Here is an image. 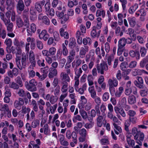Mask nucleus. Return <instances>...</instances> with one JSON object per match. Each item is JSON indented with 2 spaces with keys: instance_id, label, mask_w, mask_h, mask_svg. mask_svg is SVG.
<instances>
[{
  "instance_id": "nucleus-1",
  "label": "nucleus",
  "mask_w": 148,
  "mask_h": 148,
  "mask_svg": "<svg viewBox=\"0 0 148 148\" xmlns=\"http://www.w3.org/2000/svg\"><path fill=\"white\" fill-rule=\"evenodd\" d=\"M131 81H129L126 83L124 90V94L125 95L129 96L132 93L133 95L137 96L138 95L137 88L134 86H131Z\"/></svg>"
},
{
  "instance_id": "nucleus-2",
  "label": "nucleus",
  "mask_w": 148,
  "mask_h": 148,
  "mask_svg": "<svg viewBox=\"0 0 148 148\" xmlns=\"http://www.w3.org/2000/svg\"><path fill=\"white\" fill-rule=\"evenodd\" d=\"M15 61L17 67L20 70H22L23 68H25L27 65L26 58V55L23 56L21 60V64L20 62V59L19 58H16Z\"/></svg>"
},
{
  "instance_id": "nucleus-3",
  "label": "nucleus",
  "mask_w": 148,
  "mask_h": 148,
  "mask_svg": "<svg viewBox=\"0 0 148 148\" xmlns=\"http://www.w3.org/2000/svg\"><path fill=\"white\" fill-rule=\"evenodd\" d=\"M96 67L98 73L101 75H103L108 69V66L105 62L97 64Z\"/></svg>"
},
{
  "instance_id": "nucleus-4",
  "label": "nucleus",
  "mask_w": 148,
  "mask_h": 148,
  "mask_svg": "<svg viewBox=\"0 0 148 148\" xmlns=\"http://www.w3.org/2000/svg\"><path fill=\"white\" fill-rule=\"evenodd\" d=\"M26 55L29 58V62L31 64V65L29 66V68H30L31 67H35L36 62L35 55L34 51L30 50Z\"/></svg>"
},
{
  "instance_id": "nucleus-5",
  "label": "nucleus",
  "mask_w": 148,
  "mask_h": 148,
  "mask_svg": "<svg viewBox=\"0 0 148 148\" xmlns=\"http://www.w3.org/2000/svg\"><path fill=\"white\" fill-rule=\"evenodd\" d=\"M14 45L16 46V49L18 54H21L22 53V49L25 45L24 42L22 41L20 42L16 38H15L13 41Z\"/></svg>"
},
{
  "instance_id": "nucleus-6",
  "label": "nucleus",
  "mask_w": 148,
  "mask_h": 148,
  "mask_svg": "<svg viewBox=\"0 0 148 148\" xmlns=\"http://www.w3.org/2000/svg\"><path fill=\"white\" fill-rule=\"evenodd\" d=\"M27 35L28 36H31L34 33L36 30V26L34 23H32L30 27L29 26L27 28Z\"/></svg>"
},
{
  "instance_id": "nucleus-7",
  "label": "nucleus",
  "mask_w": 148,
  "mask_h": 148,
  "mask_svg": "<svg viewBox=\"0 0 148 148\" xmlns=\"http://www.w3.org/2000/svg\"><path fill=\"white\" fill-rule=\"evenodd\" d=\"M126 43V40L125 38H121L119 40L117 52V53L118 55H119V50L123 49Z\"/></svg>"
},
{
  "instance_id": "nucleus-8",
  "label": "nucleus",
  "mask_w": 148,
  "mask_h": 148,
  "mask_svg": "<svg viewBox=\"0 0 148 148\" xmlns=\"http://www.w3.org/2000/svg\"><path fill=\"white\" fill-rule=\"evenodd\" d=\"M24 103V101L23 99L19 98L18 100H15L14 103V107L18 110H20L21 108V106Z\"/></svg>"
},
{
  "instance_id": "nucleus-9",
  "label": "nucleus",
  "mask_w": 148,
  "mask_h": 148,
  "mask_svg": "<svg viewBox=\"0 0 148 148\" xmlns=\"http://www.w3.org/2000/svg\"><path fill=\"white\" fill-rule=\"evenodd\" d=\"M136 138H134V139L136 140V142L140 146L142 145V141H143L144 139V135L143 133L140 132H139L137 134Z\"/></svg>"
},
{
  "instance_id": "nucleus-10",
  "label": "nucleus",
  "mask_w": 148,
  "mask_h": 148,
  "mask_svg": "<svg viewBox=\"0 0 148 148\" xmlns=\"http://www.w3.org/2000/svg\"><path fill=\"white\" fill-rule=\"evenodd\" d=\"M30 86V91L34 92L36 91L37 90L36 86L37 84V81L34 79H32L30 80L29 82Z\"/></svg>"
},
{
  "instance_id": "nucleus-11",
  "label": "nucleus",
  "mask_w": 148,
  "mask_h": 148,
  "mask_svg": "<svg viewBox=\"0 0 148 148\" xmlns=\"http://www.w3.org/2000/svg\"><path fill=\"white\" fill-rule=\"evenodd\" d=\"M95 54V51L94 49H92L90 51L88 54L86 55L85 57V61L86 62H89L90 58L91 60H94L95 58L94 57Z\"/></svg>"
},
{
  "instance_id": "nucleus-12",
  "label": "nucleus",
  "mask_w": 148,
  "mask_h": 148,
  "mask_svg": "<svg viewBox=\"0 0 148 148\" xmlns=\"http://www.w3.org/2000/svg\"><path fill=\"white\" fill-rule=\"evenodd\" d=\"M84 34L82 32L79 30L77 31L75 34V37L77 38V41L79 45L82 44V37H84Z\"/></svg>"
},
{
  "instance_id": "nucleus-13",
  "label": "nucleus",
  "mask_w": 148,
  "mask_h": 148,
  "mask_svg": "<svg viewBox=\"0 0 148 148\" xmlns=\"http://www.w3.org/2000/svg\"><path fill=\"white\" fill-rule=\"evenodd\" d=\"M100 32L101 30L97 29L94 26L91 32V36L94 38L98 37L100 36Z\"/></svg>"
},
{
  "instance_id": "nucleus-14",
  "label": "nucleus",
  "mask_w": 148,
  "mask_h": 148,
  "mask_svg": "<svg viewBox=\"0 0 148 148\" xmlns=\"http://www.w3.org/2000/svg\"><path fill=\"white\" fill-rule=\"evenodd\" d=\"M118 82L117 80L114 77L109 78L108 80V84L109 86L116 87L118 85Z\"/></svg>"
},
{
  "instance_id": "nucleus-15",
  "label": "nucleus",
  "mask_w": 148,
  "mask_h": 148,
  "mask_svg": "<svg viewBox=\"0 0 148 148\" xmlns=\"http://www.w3.org/2000/svg\"><path fill=\"white\" fill-rule=\"evenodd\" d=\"M7 74L8 76L11 78H13L14 76H16L18 74V69L16 68H14L12 71H8Z\"/></svg>"
},
{
  "instance_id": "nucleus-16",
  "label": "nucleus",
  "mask_w": 148,
  "mask_h": 148,
  "mask_svg": "<svg viewBox=\"0 0 148 148\" xmlns=\"http://www.w3.org/2000/svg\"><path fill=\"white\" fill-rule=\"evenodd\" d=\"M85 48L83 47H82L80 49L79 56L81 58H83L85 57V55L88 51V47L85 46Z\"/></svg>"
},
{
  "instance_id": "nucleus-17",
  "label": "nucleus",
  "mask_w": 148,
  "mask_h": 148,
  "mask_svg": "<svg viewBox=\"0 0 148 148\" xmlns=\"http://www.w3.org/2000/svg\"><path fill=\"white\" fill-rule=\"evenodd\" d=\"M40 39H43L44 40H47L49 37V34L47 33V31L45 30H42L39 35Z\"/></svg>"
},
{
  "instance_id": "nucleus-18",
  "label": "nucleus",
  "mask_w": 148,
  "mask_h": 148,
  "mask_svg": "<svg viewBox=\"0 0 148 148\" xmlns=\"http://www.w3.org/2000/svg\"><path fill=\"white\" fill-rule=\"evenodd\" d=\"M61 84V91L62 93H66L68 90V83L66 82L62 81Z\"/></svg>"
},
{
  "instance_id": "nucleus-19",
  "label": "nucleus",
  "mask_w": 148,
  "mask_h": 148,
  "mask_svg": "<svg viewBox=\"0 0 148 148\" xmlns=\"http://www.w3.org/2000/svg\"><path fill=\"white\" fill-rule=\"evenodd\" d=\"M138 88L142 89L140 91V94L142 96L145 97L147 95L148 89L146 86L145 85L143 86H138Z\"/></svg>"
},
{
  "instance_id": "nucleus-20",
  "label": "nucleus",
  "mask_w": 148,
  "mask_h": 148,
  "mask_svg": "<svg viewBox=\"0 0 148 148\" xmlns=\"http://www.w3.org/2000/svg\"><path fill=\"white\" fill-rule=\"evenodd\" d=\"M96 49L95 50V52L96 54L98 55V57L100 59H101V54L102 56H104L105 54V51L104 50V47L103 46H101V54L100 53V49L99 47H98L96 48Z\"/></svg>"
},
{
  "instance_id": "nucleus-21",
  "label": "nucleus",
  "mask_w": 148,
  "mask_h": 148,
  "mask_svg": "<svg viewBox=\"0 0 148 148\" xmlns=\"http://www.w3.org/2000/svg\"><path fill=\"white\" fill-rule=\"evenodd\" d=\"M6 5L7 10H11L14 6L15 3L14 0H6Z\"/></svg>"
},
{
  "instance_id": "nucleus-22",
  "label": "nucleus",
  "mask_w": 148,
  "mask_h": 148,
  "mask_svg": "<svg viewBox=\"0 0 148 148\" xmlns=\"http://www.w3.org/2000/svg\"><path fill=\"white\" fill-rule=\"evenodd\" d=\"M25 5L22 0H19L16 5V9L18 12H22L24 9Z\"/></svg>"
},
{
  "instance_id": "nucleus-23",
  "label": "nucleus",
  "mask_w": 148,
  "mask_h": 148,
  "mask_svg": "<svg viewBox=\"0 0 148 148\" xmlns=\"http://www.w3.org/2000/svg\"><path fill=\"white\" fill-rule=\"evenodd\" d=\"M60 77L62 81L66 82H69L70 81V78L67 74L65 72H62L60 74Z\"/></svg>"
},
{
  "instance_id": "nucleus-24",
  "label": "nucleus",
  "mask_w": 148,
  "mask_h": 148,
  "mask_svg": "<svg viewBox=\"0 0 148 148\" xmlns=\"http://www.w3.org/2000/svg\"><path fill=\"white\" fill-rule=\"evenodd\" d=\"M124 91L123 87L122 86L119 87L118 89L114 93V95L115 97L116 98L120 97Z\"/></svg>"
},
{
  "instance_id": "nucleus-25",
  "label": "nucleus",
  "mask_w": 148,
  "mask_h": 148,
  "mask_svg": "<svg viewBox=\"0 0 148 148\" xmlns=\"http://www.w3.org/2000/svg\"><path fill=\"white\" fill-rule=\"evenodd\" d=\"M114 110L115 113L117 114V116L118 119L120 120H121L123 119L121 118L120 114H121V113L124 110L123 109L121 108L116 106L114 107Z\"/></svg>"
},
{
  "instance_id": "nucleus-26",
  "label": "nucleus",
  "mask_w": 148,
  "mask_h": 148,
  "mask_svg": "<svg viewBox=\"0 0 148 148\" xmlns=\"http://www.w3.org/2000/svg\"><path fill=\"white\" fill-rule=\"evenodd\" d=\"M49 71V73L48 74V77L49 78H52L57 75V71L56 69L53 68H50Z\"/></svg>"
},
{
  "instance_id": "nucleus-27",
  "label": "nucleus",
  "mask_w": 148,
  "mask_h": 148,
  "mask_svg": "<svg viewBox=\"0 0 148 148\" xmlns=\"http://www.w3.org/2000/svg\"><path fill=\"white\" fill-rule=\"evenodd\" d=\"M27 12L25 11H24L23 14V16L24 20V25L27 28L29 25V21L28 16L27 14Z\"/></svg>"
},
{
  "instance_id": "nucleus-28",
  "label": "nucleus",
  "mask_w": 148,
  "mask_h": 148,
  "mask_svg": "<svg viewBox=\"0 0 148 148\" xmlns=\"http://www.w3.org/2000/svg\"><path fill=\"white\" fill-rule=\"evenodd\" d=\"M136 79L138 80L134 81V84L138 87V86H144L143 84V80L142 78L141 77H136Z\"/></svg>"
},
{
  "instance_id": "nucleus-29",
  "label": "nucleus",
  "mask_w": 148,
  "mask_h": 148,
  "mask_svg": "<svg viewBox=\"0 0 148 148\" xmlns=\"http://www.w3.org/2000/svg\"><path fill=\"white\" fill-rule=\"evenodd\" d=\"M129 54L130 56L132 58L136 57V59L138 60L140 59V56L139 52L138 51H135L132 50L130 51Z\"/></svg>"
},
{
  "instance_id": "nucleus-30",
  "label": "nucleus",
  "mask_w": 148,
  "mask_h": 148,
  "mask_svg": "<svg viewBox=\"0 0 148 148\" xmlns=\"http://www.w3.org/2000/svg\"><path fill=\"white\" fill-rule=\"evenodd\" d=\"M88 90L92 98H95V97L97 96L96 92L93 86L89 87L88 88Z\"/></svg>"
},
{
  "instance_id": "nucleus-31",
  "label": "nucleus",
  "mask_w": 148,
  "mask_h": 148,
  "mask_svg": "<svg viewBox=\"0 0 148 148\" xmlns=\"http://www.w3.org/2000/svg\"><path fill=\"white\" fill-rule=\"evenodd\" d=\"M135 95H132L129 96L127 99L128 103L130 104H133L136 102V98Z\"/></svg>"
},
{
  "instance_id": "nucleus-32",
  "label": "nucleus",
  "mask_w": 148,
  "mask_h": 148,
  "mask_svg": "<svg viewBox=\"0 0 148 148\" xmlns=\"http://www.w3.org/2000/svg\"><path fill=\"white\" fill-rule=\"evenodd\" d=\"M100 143L101 145H107L109 144L108 138L106 136H103L100 140Z\"/></svg>"
},
{
  "instance_id": "nucleus-33",
  "label": "nucleus",
  "mask_w": 148,
  "mask_h": 148,
  "mask_svg": "<svg viewBox=\"0 0 148 148\" xmlns=\"http://www.w3.org/2000/svg\"><path fill=\"white\" fill-rule=\"evenodd\" d=\"M129 23L132 27H134L136 24V18L135 17H129L127 18Z\"/></svg>"
},
{
  "instance_id": "nucleus-34",
  "label": "nucleus",
  "mask_w": 148,
  "mask_h": 148,
  "mask_svg": "<svg viewBox=\"0 0 148 148\" xmlns=\"http://www.w3.org/2000/svg\"><path fill=\"white\" fill-rule=\"evenodd\" d=\"M87 88V85L86 84H84L83 85L82 87L79 88V87L75 90L76 92H78L80 95H83L84 94V91L86 90Z\"/></svg>"
},
{
  "instance_id": "nucleus-35",
  "label": "nucleus",
  "mask_w": 148,
  "mask_h": 148,
  "mask_svg": "<svg viewBox=\"0 0 148 148\" xmlns=\"http://www.w3.org/2000/svg\"><path fill=\"white\" fill-rule=\"evenodd\" d=\"M82 63V60L80 59H78L75 61H74L72 63V66L73 68H77Z\"/></svg>"
},
{
  "instance_id": "nucleus-36",
  "label": "nucleus",
  "mask_w": 148,
  "mask_h": 148,
  "mask_svg": "<svg viewBox=\"0 0 148 148\" xmlns=\"http://www.w3.org/2000/svg\"><path fill=\"white\" fill-rule=\"evenodd\" d=\"M74 68L75 75V77L79 78L83 72L82 68H79L78 69H77V68Z\"/></svg>"
},
{
  "instance_id": "nucleus-37",
  "label": "nucleus",
  "mask_w": 148,
  "mask_h": 148,
  "mask_svg": "<svg viewBox=\"0 0 148 148\" xmlns=\"http://www.w3.org/2000/svg\"><path fill=\"white\" fill-rule=\"evenodd\" d=\"M147 63H148V58L147 56H146L140 61L139 63L140 66L141 68H144Z\"/></svg>"
},
{
  "instance_id": "nucleus-38",
  "label": "nucleus",
  "mask_w": 148,
  "mask_h": 148,
  "mask_svg": "<svg viewBox=\"0 0 148 148\" xmlns=\"http://www.w3.org/2000/svg\"><path fill=\"white\" fill-rule=\"evenodd\" d=\"M141 70L138 68L134 69H133L132 72V75L133 76L137 75H141Z\"/></svg>"
},
{
  "instance_id": "nucleus-39",
  "label": "nucleus",
  "mask_w": 148,
  "mask_h": 148,
  "mask_svg": "<svg viewBox=\"0 0 148 148\" xmlns=\"http://www.w3.org/2000/svg\"><path fill=\"white\" fill-rule=\"evenodd\" d=\"M40 3L41 5H44L43 1H41L40 2H36L35 3V8L39 12H40L42 11V6L40 5Z\"/></svg>"
},
{
  "instance_id": "nucleus-40",
  "label": "nucleus",
  "mask_w": 148,
  "mask_h": 148,
  "mask_svg": "<svg viewBox=\"0 0 148 148\" xmlns=\"http://www.w3.org/2000/svg\"><path fill=\"white\" fill-rule=\"evenodd\" d=\"M8 106L7 104L0 103V110L4 112H8L9 110Z\"/></svg>"
},
{
  "instance_id": "nucleus-41",
  "label": "nucleus",
  "mask_w": 148,
  "mask_h": 148,
  "mask_svg": "<svg viewBox=\"0 0 148 148\" xmlns=\"http://www.w3.org/2000/svg\"><path fill=\"white\" fill-rule=\"evenodd\" d=\"M60 33L61 36L63 37L65 39H68L69 37L68 33L64 31V29L62 28L60 29Z\"/></svg>"
},
{
  "instance_id": "nucleus-42",
  "label": "nucleus",
  "mask_w": 148,
  "mask_h": 148,
  "mask_svg": "<svg viewBox=\"0 0 148 148\" xmlns=\"http://www.w3.org/2000/svg\"><path fill=\"white\" fill-rule=\"evenodd\" d=\"M34 67H31L30 68H28V72L29 77L33 78L36 75L35 72L33 70Z\"/></svg>"
},
{
  "instance_id": "nucleus-43",
  "label": "nucleus",
  "mask_w": 148,
  "mask_h": 148,
  "mask_svg": "<svg viewBox=\"0 0 148 148\" xmlns=\"http://www.w3.org/2000/svg\"><path fill=\"white\" fill-rule=\"evenodd\" d=\"M5 92L4 94L5 96L10 97L11 95V93L10 89L8 85H6L4 87Z\"/></svg>"
},
{
  "instance_id": "nucleus-44",
  "label": "nucleus",
  "mask_w": 148,
  "mask_h": 148,
  "mask_svg": "<svg viewBox=\"0 0 148 148\" xmlns=\"http://www.w3.org/2000/svg\"><path fill=\"white\" fill-rule=\"evenodd\" d=\"M4 14L2 12H0V16L1 19L3 21L5 24L6 25L10 22V19H7L4 17Z\"/></svg>"
},
{
  "instance_id": "nucleus-45",
  "label": "nucleus",
  "mask_w": 148,
  "mask_h": 148,
  "mask_svg": "<svg viewBox=\"0 0 148 148\" xmlns=\"http://www.w3.org/2000/svg\"><path fill=\"white\" fill-rule=\"evenodd\" d=\"M6 36V32L5 30L1 27H0V38H1L3 39H4Z\"/></svg>"
},
{
  "instance_id": "nucleus-46",
  "label": "nucleus",
  "mask_w": 148,
  "mask_h": 148,
  "mask_svg": "<svg viewBox=\"0 0 148 148\" xmlns=\"http://www.w3.org/2000/svg\"><path fill=\"white\" fill-rule=\"evenodd\" d=\"M105 11L104 10H97L96 13V16L99 17L102 15L103 18H104L105 15Z\"/></svg>"
},
{
  "instance_id": "nucleus-47",
  "label": "nucleus",
  "mask_w": 148,
  "mask_h": 148,
  "mask_svg": "<svg viewBox=\"0 0 148 148\" xmlns=\"http://www.w3.org/2000/svg\"><path fill=\"white\" fill-rule=\"evenodd\" d=\"M82 42L84 45H86L87 44L90 45L91 44L92 40L90 38L86 37L85 38L83 39Z\"/></svg>"
},
{
  "instance_id": "nucleus-48",
  "label": "nucleus",
  "mask_w": 148,
  "mask_h": 148,
  "mask_svg": "<svg viewBox=\"0 0 148 148\" xmlns=\"http://www.w3.org/2000/svg\"><path fill=\"white\" fill-rule=\"evenodd\" d=\"M127 143L130 146H131L132 148L135 145V141L131 139L129 136H127Z\"/></svg>"
},
{
  "instance_id": "nucleus-49",
  "label": "nucleus",
  "mask_w": 148,
  "mask_h": 148,
  "mask_svg": "<svg viewBox=\"0 0 148 148\" xmlns=\"http://www.w3.org/2000/svg\"><path fill=\"white\" fill-rule=\"evenodd\" d=\"M69 101L68 99L65 100L63 102V106L64 107V113H66L67 111V107L68 106Z\"/></svg>"
},
{
  "instance_id": "nucleus-50",
  "label": "nucleus",
  "mask_w": 148,
  "mask_h": 148,
  "mask_svg": "<svg viewBox=\"0 0 148 148\" xmlns=\"http://www.w3.org/2000/svg\"><path fill=\"white\" fill-rule=\"evenodd\" d=\"M78 1L77 0H73V1H68V5L70 8H72L74 5H77L78 4Z\"/></svg>"
},
{
  "instance_id": "nucleus-51",
  "label": "nucleus",
  "mask_w": 148,
  "mask_h": 148,
  "mask_svg": "<svg viewBox=\"0 0 148 148\" xmlns=\"http://www.w3.org/2000/svg\"><path fill=\"white\" fill-rule=\"evenodd\" d=\"M79 134L82 136L86 137L87 135V133L86 130L84 128L79 130L78 131Z\"/></svg>"
},
{
  "instance_id": "nucleus-52",
  "label": "nucleus",
  "mask_w": 148,
  "mask_h": 148,
  "mask_svg": "<svg viewBox=\"0 0 148 148\" xmlns=\"http://www.w3.org/2000/svg\"><path fill=\"white\" fill-rule=\"evenodd\" d=\"M16 22L17 25L19 28L22 27L23 25V22L20 17H17L16 19Z\"/></svg>"
},
{
  "instance_id": "nucleus-53",
  "label": "nucleus",
  "mask_w": 148,
  "mask_h": 148,
  "mask_svg": "<svg viewBox=\"0 0 148 148\" xmlns=\"http://www.w3.org/2000/svg\"><path fill=\"white\" fill-rule=\"evenodd\" d=\"M9 87L14 90H17L19 88L20 86L16 83L12 82L9 84Z\"/></svg>"
},
{
  "instance_id": "nucleus-54",
  "label": "nucleus",
  "mask_w": 148,
  "mask_h": 148,
  "mask_svg": "<svg viewBox=\"0 0 148 148\" xmlns=\"http://www.w3.org/2000/svg\"><path fill=\"white\" fill-rule=\"evenodd\" d=\"M57 107V104H56L53 106H51L49 108V111L47 112L48 113H49L50 111L51 114H53L56 111Z\"/></svg>"
},
{
  "instance_id": "nucleus-55",
  "label": "nucleus",
  "mask_w": 148,
  "mask_h": 148,
  "mask_svg": "<svg viewBox=\"0 0 148 148\" xmlns=\"http://www.w3.org/2000/svg\"><path fill=\"white\" fill-rule=\"evenodd\" d=\"M47 15L49 17H52L55 14V11L53 9L51 8L48 10L46 12Z\"/></svg>"
},
{
  "instance_id": "nucleus-56",
  "label": "nucleus",
  "mask_w": 148,
  "mask_h": 148,
  "mask_svg": "<svg viewBox=\"0 0 148 148\" xmlns=\"http://www.w3.org/2000/svg\"><path fill=\"white\" fill-rule=\"evenodd\" d=\"M58 100V98L56 96L51 95V96L49 101L52 104H54L57 102Z\"/></svg>"
},
{
  "instance_id": "nucleus-57",
  "label": "nucleus",
  "mask_w": 148,
  "mask_h": 148,
  "mask_svg": "<svg viewBox=\"0 0 148 148\" xmlns=\"http://www.w3.org/2000/svg\"><path fill=\"white\" fill-rule=\"evenodd\" d=\"M16 83L20 87H22L23 86V83L20 77L18 76L15 79Z\"/></svg>"
},
{
  "instance_id": "nucleus-58",
  "label": "nucleus",
  "mask_w": 148,
  "mask_h": 148,
  "mask_svg": "<svg viewBox=\"0 0 148 148\" xmlns=\"http://www.w3.org/2000/svg\"><path fill=\"white\" fill-rule=\"evenodd\" d=\"M62 52L63 55L65 56H67L68 53V51L64 43L62 44Z\"/></svg>"
},
{
  "instance_id": "nucleus-59",
  "label": "nucleus",
  "mask_w": 148,
  "mask_h": 148,
  "mask_svg": "<svg viewBox=\"0 0 148 148\" xmlns=\"http://www.w3.org/2000/svg\"><path fill=\"white\" fill-rule=\"evenodd\" d=\"M140 132V131L137 130V129L136 127H134L132 129V135L134 136V138H136L137 137V134L139 132Z\"/></svg>"
},
{
  "instance_id": "nucleus-60",
  "label": "nucleus",
  "mask_w": 148,
  "mask_h": 148,
  "mask_svg": "<svg viewBox=\"0 0 148 148\" xmlns=\"http://www.w3.org/2000/svg\"><path fill=\"white\" fill-rule=\"evenodd\" d=\"M79 113L81 115L83 119H86L88 117L86 112L83 110H81L79 111Z\"/></svg>"
},
{
  "instance_id": "nucleus-61",
  "label": "nucleus",
  "mask_w": 148,
  "mask_h": 148,
  "mask_svg": "<svg viewBox=\"0 0 148 148\" xmlns=\"http://www.w3.org/2000/svg\"><path fill=\"white\" fill-rule=\"evenodd\" d=\"M110 95L108 92H104L102 97V98L103 101H106L109 98Z\"/></svg>"
},
{
  "instance_id": "nucleus-62",
  "label": "nucleus",
  "mask_w": 148,
  "mask_h": 148,
  "mask_svg": "<svg viewBox=\"0 0 148 148\" xmlns=\"http://www.w3.org/2000/svg\"><path fill=\"white\" fill-rule=\"evenodd\" d=\"M75 39L74 38H71L70 39V42L69 44V46L71 48H73L75 47Z\"/></svg>"
},
{
  "instance_id": "nucleus-63",
  "label": "nucleus",
  "mask_w": 148,
  "mask_h": 148,
  "mask_svg": "<svg viewBox=\"0 0 148 148\" xmlns=\"http://www.w3.org/2000/svg\"><path fill=\"white\" fill-rule=\"evenodd\" d=\"M69 16L68 15L66 14L64 15L61 19V23L62 24L64 23L69 19Z\"/></svg>"
},
{
  "instance_id": "nucleus-64",
  "label": "nucleus",
  "mask_w": 148,
  "mask_h": 148,
  "mask_svg": "<svg viewBox=\"0 0 148 148\" xmlns=\"http://www.w3.org/2000/svg\"><path fill=\"white\" fill-rule=\"evenodd\" d=\"M56 49L54 47H52L49 48V51L50 56H53L55 55L56 52Z\"/></svg>"
}]
</instances>
